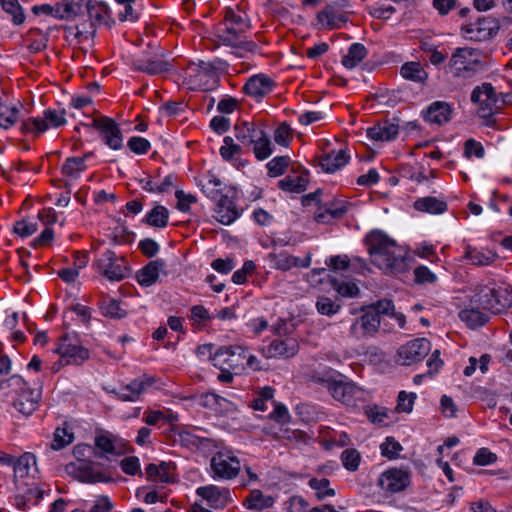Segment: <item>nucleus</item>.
<instances>
[{
  "label": "nucleus",
  "instance_id": "nucleus-1",
  "mask_svg": "<svg viewBox=\"0 0 512 512\" xmlns=\"http://www.w3.org/2000/svg\"><path fill=\"white\" fill-rule=\"evenodd\" d=\"M371 261L387 274H399L408 269V251L380 230L371 231L365 238Z\"/></svg>",
  "mask_w": 512,
  "mask_h": 512
},
{
  "label": "nucleus",
  "instance_id": "nucleus-2",
  "mask_svg": "<svg viewBox=\"0 0 512 512\" xmlns=\"http://www.w3.org/2000/svg\"><path fill=\"white\" fill-rule=\"evenodd\" d=\"M251 27V20L246 11L238 7L237 11L228 10L225 18L214 30L212 39L214 48L224 45L231 48L253 51L252 41H245L243 34Z\"/></svg>",
  "mask_w": 512,
  "mask_h": 512
},
{
  "label": "nucleus",
  "instance_id": "nucleus-3",
  "mask_svg": "<svg viewBox=\"0 0 512 512\" xmlns=\"http://www.w3.org/2000/svg\"><path fill=\"white\" fill-rule=\"evenodd\" d=\"M509 97H512L509 93L498 95L492 84L485 82L473 89L471 101L478 106L477 113L483 119V124L494 127L496 121L493 115L510 101L507 99Z\"/></svg>",
  "mask_w": 512,
  "mask_h": 512
},
{
  "label": "nucleus",
  "instance_id": "nucleus-4",
  "mask_svg": "<svg viewBox=\"0 0 512 512\" xmlns=\"http://www.w3.org/2000/svg\"><path fill=\"white\" fill-rule=\"evenodd\" d=\"M253 360L254 356L247 354L245 348L234 345L220 347L214 353L212 363L218 369H231L234 373H240L246 365H251Z\"/></svg>",
  "mask_w": 512,
  "mask_h": 512
},
{
  "label": "nucleus",
  "instance_id": "nucleus-5",
  "mask_svg": "<svg viewBox=\"0 0 512 512\" xmlns=\"http://www.w3.org/2000/svg\"><path fill=\"white\" fill-rule=\"evenodd\" d=\"M197 185L208 198L216 202L214 217L217 221L229 225L237 219L238 211L229 192H207V178L197 180Z\"/></svg>",
  "mask_w": 512,
  "mask_h": 512
},
{
  "label": "nucleus",
  "instance_id": "nucleus-6",
  "mask_svg": "<svg viewBox=\"0 0 512 512\" xmlns=\"http://www.w3.org/2000/svg\"><path fill=\"white\" fill-rule=\"evenodd\" d=\"M501 28L500 21L492 16L477 17L461 27L462 35L471 41L484 42L493 39Z\"/></svg>",
  "mask_w": 512,
  "mask_h": 512
},
{
  "label": "nucleus",
  "instance_id": "nucleus-7",
  "mask_svg": "<svg viewBox=\"0 0 512 512\" xmlns=\"http://www.w3.org/2000/svg\"><path fill=\"white\" fill-rule=\"evenodd\" d=\"M65 110L46 109L43 112V118L30 117L22 120L21 131L24 133H34L40 135L49 127L58 128L66 124Z\"/></svg>",
  "mask_w": 512,
  "mask_h": 512
},
{
  "label": "nucleus",
  "instance_id": "nucleus-8",
  "mask_svg": "<svg viewBox=\"0 0 512 512\" xmlns=\"http://www.w3.org/2000/svg\"><path fill=\"white\" fill-rule=\"evenodd\" d=\"M11 386L20 387V392L14 400V407L23 415H31L38 407L41 397V389H31L28 387L27 382L19 375H13L9 379Z\"/></svg>",
  "mask_w": 512,
  "mask_h": 512
},
{
  "label": "nucleus",
  "instance_id": "nucleus-9",
  "mask_svg": "<svg viewBox=\"0 0 512 512\" xmlns=\"http://www.w3.org/2000/svg\"><path fill=\"white\" fill-rule=\"evenodd\" d=\"M98 272L110 281H121L129 275L124 258H119L111 250H106L96 260Z\"/></svg>",
  "mask_w": 512,
  "mask_h": 512
},
{
  "label": "nucleus",
  "instance_id": "nucleus-10",
  "mask_svg": "<svg viewBox=\"0 0 512 512\" xmlns=\"http://www.w3.org/2000/svg\"><path fill=\"white\" fill-rule=\"evenodd\" d=\"M273 397L274 389L270 386H265L258 391V411H266L271 407L272 411L268 415L269 419L279 424L288 423L290 419L288 409L284 404L277 403Z\"/></svg>",
  "mask_w": 512,
  "mask_h": 512
},
{
  "label": "nucleus",
  "instance_id": "nucleus-11",
  "mask_svg": "<svg viewBox=\"0 0 512 512\" xmlns=\"http://www.w3.org/2000/svg\"><path fill=\"white\" fill-rule=\"evenodd\" d=\"M214 479H232L240 471V462L230 452H217L210 461Z\"/></svg>",
  "mask_w": 512,
  "mask_h": 512
},
{
  "label": "nucleus",
  "instance_id": "nucleus-12",
  "mask_svg": "<svg viewBox=\"0 0 512 512\" xmlns=\"http://www.w3.org/2000/svg\"><path fill=\"white\" fill-rule=\"evenodd\" d=\"M430 350L431 344L427 339L411 340L399 348L397 362L401 365H412L423 360Z\"/></svg>",
  "mask_w": 512,
  "mask_h": 512
},
{
  "label": "nucleus",
  "instance_id": "nucleus-13",
  "mask_svg": "<svg viewBox=\"0 0 512 512\" xmlns=\"http://www.w3.org/2000/svg\"><path fill=\"white\" fill-rule=\"evenodd\" d=\"M91 126L101 134L103 142L113 150L123 147V135L117 122L110 117H100L92 120Z\"/></svg>",
  "mask_w": 512,
  "mask_h": 512
},
{
  "label": "nucleus",
  "instance_id": "nucleus-14",
  "mask_svg": "<svg viewBox=\"0 0 512 512\" xmlns=\"http://www.w3.org/2000/svg\"><path fill=\"white\" fill-rule=\"evenodd\" d=\"M56 353L60 355V364L64 362L69 365H81L90 356L88 349L78 344L76 340L68 335L61 339Z\"/></svg>",
  "mask_w": 512,
  "mask_h": 512
},
{
  "label": "nucleus",
  "instance_id": "nucleus-15",
  "mask_svg": "<svg viewBox=\"0 0 512 512\" xmlns=\"http://www.w3.org/2000/svg\"><path fill=\"white\" fill-rule=\"evenodd\" d=\"M360 311L362 314L351 325L350 334L357 339L374 336L380 327L377 313L366 306L362 307Z\"/></svg>",
  "mask_w": 512,
  "mask_h": 512
},
{
  "label": "nucleus",
  "instance_id": "nucleus-16",
  "mask_svg": "<svg viewBox=\"0 0 512 512\" xmlns=\"http://www.w3.org/2000/svg\"><path fill=\"white\" fill-rule=\"evenodd\" d=\"M329 393L335 400L347 406H357L359 402L365 401L364 391L344 378H340L334 386H331Z\"/></svg>",
  "mask_w": 512,
  "mask_h": 512
},
{
  "label": "nucleus",
  "instance_id": "nucleus-17",
  "mask_svg": "<svg viewBox=\"0 0 512 512\" xmlns=\"http://www.w3.org/2000/svg\"><path fill=\"white\" fill-rule=\"evenodd\" d=\"M350 7L348 0H335L328 3L322 11L317 14V20L324 27L335 29L340 23H346L348 18L345 11Z\"/></svg>",
  "mask_w": 512,
  "mask_h": 512
},
{
  "label": "nucleus",
  "instance_id": "nucleus-18",
  "mask_svg": "<svg viewBox=\"0 0 512 512\" xmlns=\"http://www.w3.org/2000/svg\"><path fill=\"white\" fill-rule=\"evenodd\" d=\"M476 50L472 48H458L450 59V69L456 77H471L476 73L474 64L477 63L473 57Z\"/></svg>",
  "mask_w": 512,
  "mask_h": 512
},
{
  "label": "nucleus",
  "instance_id": "nucleus-19",
  "mask_svg": "<svg viewBox=\"0 0 512 512\" xmlns=\"http://www.w3.org/2000/svg\"><path fill=\"white\" fill-rule=\"evenodd\" d=\"M158 55V53H155L153 56L135 57L131 62L132 69L151 76L169 72L172 69L171 64L168 61L159 59Z\"/></svg>",
  "mask_w": 512,
  "mask_h": 512
},
{
  "label": "nucleus",
  "instance_id": "nucleus-20",
  "mask_svg": "<svg viewBox=\"0 0 512 512\" xmlns=\"http://www.w3.org/2000/svg\"><path fill=\"white\" fill-rule=\"evenodd\" d=\"M67 471L81 482L96 483L110 482L112 479L106 476L102 471L95 469L94 465L87 462H79L78 464H70Z\"/></svg>",
  "mask_w": 512,
  "mask_h": 512
},
{
  "label": "nucleus",
  "instance_id": "nucleus-21",
  "mask_svg": "<svg viewBox=\"0 0 512 512\" xmlns=\"http://www.w3.org/2000/svg\"><path fill=\"white\" fill-rule=\"evenodd\" d=\"M409 483V473L402 469H389L382 473L378 480V484L383 490L392 493L404 490Z\"/></svg>",
  "mask_w": 512,
  "mask_h": 512
},
{
  "label": "nucleus",
  "instance_id": "nucleus-22",
  "mask_svg": "<svg viewBox=\"0 0 512 512\" xmlns=\"http://www.w3.org/2000/svg\"><path fill=\"white\" fill-rule=\"evenodd\" d=\"M154 383V379L148 375H143L137 379L132 380L129 384L121 387L118 391L114 390L113 393L122 401L134 402L139 399L140 395L146 391Z\"/></svg>",
  "mask_w": 512,
  "mask_h": 512
},
{
  "label": "nucleus",
  "instance_id": "nucleus-23",
  "mask_svg": "<svg viewBox=\"0 0 512 512\" xmlns=\"http://www.w3.org/2000/svg\"><path fill=\"white\" fill-rule=\"evenodd\" d=\"M196 492L208 502L210 507L215 509L224 507L231 500L230 490L224 487L207 485L199 487Z\"/></svg>",
  "mask_w": 512,
  "mask_h": 512
},
{
  "label": "nucleus",
  "instance_id": "nucleus-24",
  "mask_svg": "<svg viewBox=\"0 0 512 512\" xmlns=\"http://www.w3.org/2000/svg\"><path fill=\"white\" fill-rule=\"evenodd\" d=\"M349 204L344 200H332L323 203L317 212H315L314 219L318 223L326 224L333 219L342 217L348 210Z\"/></svg>",
  "mask_w": 512,
  "mask_h": 512
},
{
  "label": "nucleus",
  "instance_id": "nucleus-25",
  "mask_svg": "<svg viewBox=\"0 0 512 512\" xmlns=\"http://www.w3.org/2000/svg\"><path fill=\"white\" fill-rule=\"evenodd\" d=\"M165 266V261L162 259L150 261L137 272V282L143 287H150L154 285L158 281L160 273L166 275L164 272Z\"/></svg>",
  "mask_w": 512,
  "mask_h": 512
},
{
  "label": "nucleus",
  "instance_id": "nucleus-26",
  "mask_svg": "<svg viewBox=\"0 0 512 512\" xmlns=\"http://www.w3.org/2000/svg\"><path fill=\"white\" fill-rule=\"evenodd\" d=\"M298 351V343L293 338L284 340L275 339L267 347L262 348V353L266 357H292Z\"/></svg>",
  "mask_w": 512,
  "mask_h": 512
},
{
  "label": "nucleus",
  "instance_id": "nucleus-27",
  "mask_svg": "<svg viewBox=\"0 0 512 512\" xmlns=\"http://www.w3.org/2000/svg\"><path fill=\"white\" fill-rule=\"evenodd\" d=\"M399 133V126L388 120L375 124L366 130L367 137L372 141H391Z\"/></svg>",
  "mask_w": 512,
  "mask_h": 512
},
{
  "label": "nucleus",
  "instance_id": "nucleus-28",
  "mask_svg": "<svg viewBox=\"0 0 512 512\" xmlns=\"http://www.w3.org/2000/svg\"><path fill=\"white\" fill-rule=\"evenodd\" d=\"M471 302L478 307L489 310L493 313H499L500 307L497 306L496 289L488 286H480L473 295Z\"/></svg>",
  "mask_w": 512,
  "mask_h": 512
},
{
  "label": "nucleus",
  "instance_id": "nucleus-29",
  "mask_svg": "<svg viewBox=\"0 0 512 512\" xmlns=\"http://www.w3.org/2000/svg\"><path fill=\"white\" fill-rule=\"evenodd\" d=\"M94 444L97 449V452H95L96 457H107L108 455L121 453L119 450V440L111 433L105 432L97 435Z\"/></svg>",
  "mask_w": 512,
  "mask_h": 512
},
{
  "label": "nucleus",
  "instance_id": "nucleus-30",
  "mask_svg": "<svg viewBox=\"0 0 512 512\" xmlns=\"http://www.w3.org/2000/svg\"><path fill=\"white\" fill-rule=\"evenodd\" d=\"M451 113L452 108L447 102L436 101L428 107L425 118L429 122L441 125L450 120Z\"/></svg>",
  "mask_w": 512,
  "mask_h": 512
},
{
  "label": "nucleus",
  "instance_id": "nucleus-31",
  "mask_svg": "<svg viewBox=\"0 0 512 512\" xmlns=\"http://www.w3.org/2000/svg\"><path fill=\"white\" fill-rule=\"evenodd\" d=\"M235 137L245 148L251 149L256 156L255 124L244 121L235 126Z\"/></svg>",
  "mask_w": 512,
  "mask_h": 512
},
{
  "label": "nucleus",
  "instance_id": "nucleus-32",
  "mask_svg": "<svg viewBox=\"0 0 512 512\" xmlns=\"http://www.w3.org/2000/svg\"><path fill=\"white\" fill-rule=\"evenodd\" d=\"M36 465L35 456L32 453L26 452L17 459H14V483L17 490H20L18 483L19 478L29 476L32 466Z\"/></svg>",
  "mask_w": 512,
  "mask_h": 512
},
{
  "label": "nucleus",
  "instance_id": "nucleus-33",
  "mask_svg": "<svg viewBox=\"0 0 512 512\" xmlns=\"http://www.w3.org/2000/svg\"><path fill=\"white\" fill-rule=\"evenodd\" d=\"M269 257L272 261H274L275 267L277 269L284 270V271L289 270L292 267L307 268L310 266V263H311L310 255H307L304 259H301L298 257L283 254V253H281L279 255H275L272 253L269 255Z\"/></svg>",
  "mask_w": 512,
  "mask_h": 512
},
{
  "label": "nucleus",
  "instance_id": "nucleus-34",
  "mask_svg": "<svg viewBox=\"0 0 512 512\" xmlns=\"http://www.w3.org/2000/svg\"><path fill=\"white\" fill-rule=\"evenodd\" d=\"M349 156L344 150L332 151L320 159L321 168L328 173H333L348 163Z\"/></svg>",
  "mask_w": 512,
  "mask_h": 512
},
{
  "label": "nucleus",
  "instance_id": "nucleus-35",
  "mask_svg": "<svg viewBox=\"0 0 512 512\" xmlns=\"http://www.w3.org/2000/svg\"><path fill=\"white\" fill-rule=\"evenodd\" d=\"M200 404L216 414H222L230 409L231 402L214 392H207L200 396Z\"/></svg>",
  "mask_w": 512,
  "mask_h": 512
},
{
  "label": "nucleus",
  "instance_id": "nucleus-36",
  "mask_svg": "<svg viewBox=\"0 0 512 512\" xmlns=\"http://www.w3.org/2000/svg\"><path fill=\"white\" fill-rule=\"evenodd\" d=\"M175 442L190 450H201L209 448L211 440L195 435L189 431H181L178 433Z\"/></svg>",
  "mask_w": 512,
  "mask_h": 512
},
{
  "label": "nucleus",
  "instance_id": "nucleus-37",
  "mask_svg": "<svg viewBox=\"0 0 512 512\" xmlns=\"http://www.w3.org/2000/svg\"><path fill=\"white\" fill-rule=\"evenodd\" d=\"M413 206L417 211L430 214H442L447 210V203L445 201L432 196L417 199Z\"/></svg>",
  "mask_w": 512,
  "mask_h": 512
},
{
  "label": "nucleus",
  "instance_id": "nucleus-38",
  "mask_svg": "<svg viewBox=\"0 0 512 512\" xmlns=\"http://www.w3.org/2000/svg\"><path fill=\"white\" fill-rule=\"evenodd\" d=\"M82 10V3L74 0H63L55 5V18L68 20L78 16Z\"/></svg>",
  "mask_w": 512,
  "mask_h": 512
},
{
  "label": "nucleus",
  "instance_id": "nucleus-39",
  "mask_svg": "<svg viewBox=\"0 0 512 512\" xmlns=\"http://www.w3.org/2000/svg\"><path fill=\"white\" fill-rule=\"evenodd\" d=\"M85 6L92 26L105 22V18L108 13V6L104 2L88 0Z\"/></svg>",
  "mask_w": 512,
  "mask_h": 512
},
{
  "label": "nucleus",
  "instance_id": "nucleus-40",
  "mask_svg": "<svg viewBox=\"0 0 512 512\" xmlns=\"http://www.w3.org/2000/svg\"><path fill=\"white\" fill-rule=\"evenodd\" d=\"M100 310L103 316L113 319H121L127 315V311L122 307L121 302L110 297L102 299L100 302Z\"/></svg>",
  "mask_w": 512,
  "mask_h": 512
},
{
  "label": "nucleus",
  "instance_id": "nucleus-41",
  "mask_svg": "<svg viewBox=\"0 0 512 512\" xmlns=\"http://www.w3.org/2000/svg\"><path fill=\"white\" fill-rule=\"evenodd\" d=\"M226 65H227L226 62H224L223 60H220V59H215L210 62L199 60L198 63H192L188 67V71L189 70L194 71L195 70L194 66H197L199 73H202L211 78H215L219 72H223L226 69Z\"/></svg>",
  "mask_w": 512,
  "mask_h": 512
},
{
  "label": "nucleus",
  "instance_id": "nucleus-42",
  "mask_svg": "<svg viewBox=\"0 0 512 512\" xmlns=\"http://www.w3.org/2000/svg\"><path fill=\"white\" fill-rule=\"evenodd\" d=\"M401 75L403 78L417 83H424L428 78L427 72L419 62H407L403 64L401 67Z\"/></svg>",
  "mask_w": 512,
  "mask_h": 512
},
{
  "label": "nucleus",
  "instance_id": "nucleus-43",
  "mask_svg": "<svg viewBox=\"0 0 512 512\" xmlns=\"http://www.w3.org/2000/svg\"><path fill=\"white\" fill-rule=\"evenodd\" d=\"M464 257L473 265L486 266L493 263L497 256L492 251L484 252L474 247L467 246Z\"/></svg>",
  "mask_w": 512,
  "mask_h": 512
},
{
  "label": "nucleus",
  "instance_id": "nucleus-44",
  "mask_svg": "<svg viewBox=\"0 0 512 512\" xmlns=\"http://www.w3.org/2000/svg\"><path fill=\"white\" fill-rule=\"evenodd\" d=\"M340 378H344L342 374L331 368L317 369L312 372L311 379L319 384H323L330 391V387L334 386Z\"/></svg>",
  "mask_w": 512,
  "mask_h": 512
},
{
  "label": "nucleus",
  "instance_id": "nucleus-45",
  "mask_svg": "<svg viewBox=\"0 0 512 512\" xmlns=\"http://www.w3.org/2000/svg\"><path fill=\"white\" fill-rule=\"evenodd\" d=\"M308 179L306 174L287 176L278 182V187L283 191L301 193L307 189Z\"/></svg>",
  "mask_w": 512,
  "mask_h": 512
},
{
  "label": "nucleus",
  "instance_id": "nucleus-46",
  "mask_svg": "<svg viewBox=\"0 0 512 512\" xmlns=\"http://www.w3.org/2000/svg\"><path fill=\"white\" fill-rule=\"evenodd\" d=\"M168 220V209L162 205H156L149 213H147L143 222L156 228H164L167 226Z\"/></svg>",
  "mask_w": 512,
  "mask_h": 512
},
{
  "label": "nucleus",
  "instance_id": "nucleus-47",
  "mask_svg": "<svg viewBox=\"0 0 512 512\" xmlns=\"http://www.w3.org/2000/svg\"><path fill=\"white\" fill-rule=\"evenodd\" d=\"M367 55V49L363 44L354 43L349 49L348 53L342 58V64L352 69L356 67Z\"/></svg>",
  "mask_w": 512,
  "mask_h": 512
},
{
  "label": "nucleus",
  "instance_id": "nucleus-48",
  "mask_svg": "<svg viewBox=\"0 0 512 512\" xmlns=\"http://www.w3.org/2000/svg\"><path fill=\"white\" fill-rule=\"evenodd\" d=\"M459 318L470 328L482 326L489 319L486 313L480 312L475 308L461 310L459 312Z\"/></svg>",
  "mask_w": 512,
  "mask_h": 512
},
{
  "label": "nucleus",
  "instance_id": "nucleus-49",
  "mask_svg": "<svg viewBox=\"0 0 512 512\" xmlns=\"http://www.w3.org/2000/svg\"><path fill=\"white\" fill-rule=\"evenodd\" d=\"M170 467V463L167 462H161L159 465L153 463L149 464L146 467V474L148 480L159 479L163 483L171 482V477L169 474Z\"/></svg>",
  "mask_w": 512,
  "mask_h": 512
},
{
  "label": "nucleus",
  "instance_id": "nucleus-50",
  "mask_svg": "<svg viewBox=\"0 0 512 512\" xmlns=\"http://www.w3.org/2000/svg\"><path fill=\"white\" fill-rule=\"evenodd\" d=\"M85 158L86 156L67 158L62 167L63 174L72 178H78L80 173L86 169Z\"/></svg>",
  "mask_w": 512,
  "mask_h": 512
},
{
  "label": "nucleus",
  "instance_id": "nucleus-51",
  "mask_svg": "<svg viewBox=\"0 0 512 512\" xmlns=\"http://www.w3.org/2000/svg\"><path fill=\"white\" fill-rule=\"evenodd\" d=\"M2 9L12 16L15 25L24 23L25 14L18 0H3Z\"/></svg>",
  "mask_w": 512,
  "mask_h": 512
},
{
  "label": "nucleus",
  "instance_id": "nucleus-52",
  "mask_svg": "<svg viewBox=\"0 0 512 512\" xmlns=\"http://www.w3.org/2000/svg\"><path fill=\"white\" fill-rule=\"evenodd\" d=\"M290 164L289 156H277L266 165L269 177H278L284 174Z\"/></svg>",
  "mask_w": 512,
  "mask_h": 512
},
{
  "label": "nucleus",
  "instance_id": "nucleus-53",
  "mask_svg": "<svg viewBox=\"0 0 512 512\" xmlns=\"http://www.w3.org/2000/svg\"><path fill=\"white\" fill-rule=\"evenodd\" d=\"M308 484L313 490L316 491V495L320 500L335 495L334 489L329 487L330 482L326 478H312L309 480Z\"/></svg>",
  "mask_w": 512,
  "mask_h": 512
},
{
  "label": "nucleus",
  "instance_id": "nucleus-54",
  "mask_svg": "<svg viewBox=\"0 0 512 512\" xmlns=\"http://www.w3.org/2000/svg\"><path fill=\"white\" fill-rule=\"evenodd\" d=\"M360 454L356 449H346L341 454L343 466L349 471H356L360 464Z\"/></svg>",
  "mask_w": 512,
  "mask_h": 512
},
{
  "label": "nucleus",
  "instance_id": "nucleus-55",
  "mask_svg": "<svg viewBox=\"0 0 512 512\" xmlns=\"http://www.w3.org/2000/svg\"><path fill=\"white\" fill-rule=\"evenodd\" d=\"M416 399L415 393H407L405 391H401L398 394L397 406L396 409L398 412L410 413L413 409V405Z\"/></svg>",
  "mask_w": 512,
  "mask_h": 512
},
{
  "label": "nucleus",
  "instance_id": "nucleus-56",
  "mask_svg": "<svg viewBox=\"0 0 512 512\" xmlns=\"http://www.w3.org/2000/svg\"><path fill=\"white\" fill-rule=\"evenodd\" d=\"M316 308L320 314L331 316L339 311L340 305L334 303L328 297H320L316 302Z\"/></svg>",
  "mask_w": 512,
  "mask_h": 512
},
{
  "label": "nucleus",
  "instance_id": "nucleus-57",
  "mask_svg": "<svg viewBox=\"0 0 512 512\" xmlns=\"http://www.w3.org/2000/svg\"><path fill=\"white\" fill-rule=\"evenodd\" d=\"M380 448L382 455L390 459L397 457L399 452L402 450L401 444L392 437L386 438Z\"/></svg>",
  "mask_w": 512,
  "mask_h": 512
},
{
  "label": "nucleus",
  "instance_id": "nucleus-58",
  "mask_svg": "<svg viewBox=\"0 0 512 512\" xmlns=\"http://www.w3.org/2000/svg\"><path fill=\"white\" fill-rule=\"evenodd\" d=\"M415 282L417 284H433L437 281V276L426 266H418L414 269Z\"/></svg>",
  "mask_w": 512,
  "mask_h": 512
},
{
  "label": "nucleus",
  "instance_id": "nucleus-59",
  "mask_svg": "<svg viewBox=\"0 0 512 512\" xmlns=\"http://www.w3.org/2000/svg\"><path fill=\"white\" fill-rule=\"evenodd\" d=\"M272 154L271 141L262 131H258V160L268 158Z\"/></svg>",
  "mask_w": 512,
  "mask_h": 512
},
{
  "label": "nucleus",
  "instance_id": "nucleus-60",
  "mask_svg": "<svg viewBox=\"0 0 512 512\" xmlns=\"http://www.w3.org/2000/svg\"><path fill=\"white\" fill-rule=\"evenodd\" d=\"M127 146L135 154H145L151 147L147 139L137 136L131 137L127 142Z\"/></svg>",
  "mask_w": 512,
  "mask_h": 512
},
{
  "label": "nucleus",
  "instance_id": "nucleus-61",
  "mask_svg": "<svg viewBox=\"0 0 512 512\" xmlns=\"http://www.w3.org/2000/svg\"><path fill=\"white\" fill-rule=\"evenodd\" d=\"M224 144L220 148V155L225 160H231L233 156L240 151V146L234 143L230 136H226L223 140Z\"/></svg>",
  "mask_w": 512,
  "mask_h": 512
},
{
  "label": "nucleus",
  "instance_id": "nucleus-62",
  "mask_svg": "<svg viewBox=\"0 0 512 512\" xmlns=\"http://www.w3.org/2000/svg\"><path fill=\"white\" fill-rule=\"evenodd\" d=\"M258 97H265L273 91L275 81L266 74L258 73Z\"/></svg>",
  "mask_w": 512,
  "mask_h": 512
},
{
  "label": "nucleus",
  "instance_id": "nucleus-63",
  "mask_svg": "<svg viewBox=\"0 0 512 512\" xmlns=\"http://www.w3.org/2000/svg\"><path fill=\"white\" fill-rule=\"evenodd\" d=\"M120 467L125 474L133 476L139 473L140 475H142L140 471L139 459L136 456H129L124 458L120 462Z\"/></svg>",
  "mask_w": 512,
  "mask_h": 512
},
{
  "label": "nucleus",
  "instance_id": "nucleus-64",
  "mask_svg": "<svg viewBox=\"0 0 512 512\" xmlns=\"http://www.w3.org/2000/svg\"><path fill=\"white\" fill-rule=\"evenodd\" d=\"M38 229L37 223L27 222L25 220L17 221L14 224L13 231L20 237L33 235Z\"/></svg>",
  "mask_w": 512,
  "mask_h": 512
}]
</instances>
